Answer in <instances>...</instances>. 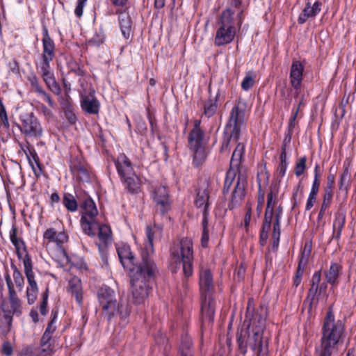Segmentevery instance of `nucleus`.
I'll list each match as a JSON object with an SVG mask.
<instances>
[{"instance_id":"f257e3e1","label":"nucleus","mask_w":356,"mask_h":356,"mask_svg":"<svg viewBox=\"0 0 356 356\" xmlns=\"http://www.w3.org/2000/svg\"><path fill=\"white\" fill-rule=\"evenodd\" d=\"M268 308L261 304L254 308L253 298L248 302L245 318L243 327L236 333V341L240 353L245 355L249 347L257 356H263L268 352V339L264 337L266 325Z\"/></svg>"},{"instance_id":"f03ea898","label":"nucleus","mask_w":356,"mask_h":356,"mask_svg":"<svg viewBox=\"0 0 356 356\" xmlns=\"http://www.w3.org/2000/svg\"><path fill=\"white\" fill-rule=\"evenodd\" d=\"M158 268L150 257L147 250H142L140 261L130 270V283L133 302L135 304L143 303L152 290V283L154 282Z\"/></svg>"},{"instance_id":"7ed1b4c3","label":"nucleus","mask_w":356,"mask_h":356,"mask_svg":"<svg viewBox=\"0 0 356 356\" xmlns=\"http://www.w3.org/2000/svg\"><path fill=\"white\" fill-rule=\"evenodd\" d=\"M344 337V321H335L332 307L330 306L323 319L321 345L316 350L317 355L332 356L337 351L338 345L343 343Z\"/></svg>"},{"instance_id":"20e7f679","label":"nucleus","mask_w":356,"mask_h":356,"mask_svg":"<svg viewBox=\"0 0 356 356\" xmlns=\"http://www.w3.org/2000/svg\"><path fill=\"white\" fill-rule=\"evenodd\" d=\"M97 298L102 306L103 314L109 321L118 315L122 320H125L130 314L127 303L118 302L115 291L109 286L103 285L97 292Z\"/></svg>"},{"instance_id":"39448f33","label":"nucleus","mask_w":356,"mask_h":356,"mask_svg":"<svg viewBox=\"0 0 356 356\" xmlns=\"http://www.w3.org/2000/svg\"><path fill=\"white\" fill-rule=\"evenodd\" d=\"M115 164L128 191L131 193H138L140 189V181L134 172L129 159L124 154H122L118 157Z\"/></svg>"},{"instance_id":"423d86ee","label":"nucleus","mask_w":356,"mask_h":356,"mask_svg":"<svg viewBox=\"0 0 356 356\" xmlns=\"http://www.w3.org/2000/svg\"><path fill=\"white\" fill-rule=\"evenodd\" d=\"M234 13L230 9L224 10L220 17V27L218 29L215 38V44L222 46L230 43L236 34L235 28L233 26Z\"/></svg>"},{"instance_id":"0eeeda50","label":"nucleus","mask_w":356,"mask_h":356,"mask_svg":"<svg viewBox=\"0 0 356 356\" xmlns=\"http://www.w3.org/2000/svg\"><path fill=\"white\" fill-rule=\"evenodd\" d=\"M83 208L84 212L81 218V224L83 232L88 236H94L95 232H92V228L96 222L95 217L98 213V211L94 201L90 198H86L83 202Z\"/></svg>"},{"instance_id":"6e6552de","label":"nucleus","mask_w":356,"mask_h":356,"mask_svg":"<svg viewBox=\"0 0 356 356\" xmlns=\"http://www.w3.org/2000/svg\"><path fill=\"white\" fill-rule=\"evenodd\" d=\"M181 260L185 277H188L193 274L192 263L193 260V242L188 238H182L180 242Z\"/></svg>"},{"instance_id":"1a4fd4ad","label":"nucleus","mask_w":356,"mask_h":356,"mask_svg":"<svg viewBox=\"0 0 356 356\" xmlns=\"http://www.w3.org/2000/svg\"><path fill=\"white\" fill-rule=\"evenodd\" d=\"M21 131L26 136L38 138L42 136V129L33 113H25L21 116Z\"/></svg>"},{"instance_id":"9d476101","label":"nucleus","mask_w":356,"mask_h":356,"mask_svg":"<svg viewBox=\"0 0 356 356\" xmlns=\"http://www.w3.org/2000/svg\"><path fill=\"white\" fill-rule=\"evenodd\" d=\"M238 177L236 186L232 192V198L228 204V209L232 210L238 207L245 195V187L247 186V177L245 175L238 172Z\"/></svg>"},{"instance_id":"9b49d317","label":"nucleus","mask_w":356,"mask_h":356,"mask_svg":"<svg viewBox=\"0 0 356 356\" xmlns=\"http://www.w3.org/2000/svg\"><path fill=\"white\" fill-rule=\"evenodd\" d=\"M153 200L156 204V211L162 215L170 209L168 191L166 187L159 186L153 192Z\"/></svg>"},{"instance_id":"f8f14e48","label":"nucleus","mask_w":356,"mask_h":356,"mask_svg":"<svg viewBox=\"0 0 356 356\" xmlns=\"http://www.w3.org/2000/svg\"><path fill=\"white\" fill-rule=\"evenodd\" d=\"M245 111L243 108L240 107L238 104L234 106L231 111L225 128L241 134V127L245 124Z\"/></svg>"},{"instance_id":"ddd939ff","label":"nucleus","mask_w":356,"mask_h":356,"mask_svg":"<svg viewBox=\"0 0 356 356\" xmlns=\"http://www.w3.org/2000/svg\"><path fill=\"white\" fill-rule=\"evenodd\" d=\"M42 63H50L55 56V44L51 38L47 28L43 27L42 29Z\"/></svg>"},{"instance_id":"4468645a","label":"nucleus","mask_w":356,"mask_h":356,"mask_svg":"<svg viewBox=\"0 0 356 356\" xmlns=\"http://www.w3.org/2000/svg\"><path fill=\"white\" fill-rule=\"evenodd\" d=\"M209 184L207 179L201 181L197 189L195 205L197 208L203 207L208 211L209 206Z\"/></svg>"},{"instance_id":"2eb2a0df","label":"nucleus","mask_w":356,"mask_h":356,"mask_svg":"<svg viewBox=\"0 0 356 356\" xmlns=\"http://www.w3.org/2000/svg\"><path fill=\"white\" fill-rule=\"evenodd\" d=\"M99 102L95 97V90L90 89L88 95H81V106L84 112L96 115L99 111Z\"/></svg>"},{"instance_id":"dca6fc26","label":"nucleus","mask_w":356,"mask_h":356,"mask_svg":"<svg viewBox=\"0 0 356 356\" xmlns=\"http://www.w3.org/2000/svg\"><path fill=\"white\" fill-rule=\"evenodd\" d=\"M201 314L202 322L212 323L215 314V301L210 294L202 297Z\"/></svg>"},{"instance_id":"f3484780","label":"nucleus","mask_w":356,"mask_h":356,"mask_svg":"<svg viewBox=\"0 0 356 356\" xmlns=\"http://www.w3.org/2000/svg\"><path fill=\"white\" fill-rule=\"evenodd\" d=\"M303 70L304 67L300 61L296 60L292 63L290 70V82L295 90H298L300 88Z\"/></svg>"},{"instance_id":"a211bd4d","label":"nucleus","mask_w":356,"mask_h":356,"mask_svg":"<svg viewBox=\"0 0 356 356\" xmlns=\"http://www.w3.org/2000/svg\"><path fill=\"white\" fill-rule=\"evenodd\" d=\"M203 140H188L190 149L193 152V163L198 166L202 163L206 158L204 148L202 145Z\"/></svg>"},{"instance_id":"6ab92c4d","label":"nucleus","mask_w":356,"mask_h":356,"mask_svg":"<svg viewBox=\"0 0 356 356\" xmlns=\"http://www.w3.org/2000/svg\"><path fill=\"white\" fill-rule=\"evenodd\" d=\"M321 2L316 1L312 6L309 0L305 4L302 13L300 15L298 22L304 24L309 17H314L321 11Z\"/></svg>"},{"instance_id":"aec40b11","label":"nucleus","mask_w":356,"mask_h":356,"mask_svg":"<svg viewBox=\"0 0 356 356\" xmlns=\"http://www.w3.org/2000/svg\"><path fill=\"white\" fill-rule=\"evenodd\" d=\"M117 252L119 259L124 267L129 266V264L132 265L133 267H135V266L140 261V260L138 262L136 261V258L131 252L129 245H124L118 248Z\"/></svg>"},{"instance_id":"412c9836","label":"nucleus","mask_w":356,"mask_h":356,"mask_svg":"<svg viewBox=\"0 0 356 356\" xmlns=\"http://www.w3.org/2000/svg\"><path fill=\"white\" fill-rule=\"evenodd\" d=\"M200 288L201 297L205 294H210V291L213 289V277L210 270L206 269L200 272Z\"/></svg>"},{"instance_id":"4be33fe9","label":"nucleus","mask_w":356,"mask_h":356,"mask_svg":"<svg viewBox=\"0 0 356 356\" xmlns=\"http://www.w3.org/2000/svg\"><path fill=\"white\" fill-rule=\"evenodd\" d=\"M24 273L27 278L29 287L27 289H31V291H38V285L35 280V275L33 271V264L31 258L29 254H26L24 260Z\"/></svg>"},{"instance_id":"5701e85b","label":"nucleus","mask_w":356,"mask_h":356,"mask_svg":"<svg viewBox=\"0 0 356 356\" xmlns=\"http://www.w3.org/2000/svg\"><path fill=\"white\" fill-rule=\"evenodd\" d=\"M68 291H70L72 296H74L75 300L79 304L82 302V287L81 282L79 277H73L69 281Z\"/></svg>"},{"instance_id":"b1692460","label":"nucleus","mask_w":356,"mask_h":356,"mask_svg":"<svg viewBox=\"0 0 356 356\" xmlns=\"http://www.w3.org/2000/svg\"><path fill=\"white\" fill-rule=\"evenodd\" d=\"M346 222V214L343 212L337 211L333 222V238L338 240L341 234L342 229Z\"/></svg>"},{"instance_id":"393cba45","label":"nucleus","mask_w":356,"mask_h":356,"mask_svg":"<svg viewBox=\"0 0 356 356\" xmlns=\"http://www.w3.org/2000/svg\"><path fill=\"white\" fill-rule=\"evenodd\" d=\"M244 149L245 146L243 143H238L232 154L229 169H235L237 172L238 171V168L241 165Z\"/></svg>"},{"instance_id":"a878e982","label":"nucleus","mask_w":356,"mask_h":356,"mask_svg":"<svg viewBox=\"0 0 356 356\" xmlns=\"http://www.w3.org/2000/svg\"><path fill=\"white\" fill-rule=\"evenodd\" d=\"M241 134L231 129H225L224 131V138L222 143V145L220 147V152H224L229 150V145L231 140H233L234 142H237L240 138Z\"/></svg>"},{"instance_id":"bb28decb","label":"nucleus","mask_w":356,"mask_h":356,"mask_svg":"<svg viewBox=\"0 0 356 356\" xmlns=\"http://www.w3.org/2000/svg\"><path fill=\"white\" fill-rule=\"evenodd\" d=\"M341 270V266L337 264H332L330 269L325 272V277L327 283L335 285L338 283V277Z\"/></svg>"},{"instance_id":"cd10ccee","label":"nucleus","mask_w":356,"mask_h":356,"mask_svg":"<svg viewBox=\"0 0 356 356\" xmlns=\"http://www.w3.org/2000/svg\"><path fill=\"white\" fill-rule=\"evenodd\" d=\"M119 23L122 34L124 38H129L131 33V19L127 14H122L119 17Z\"/></svg>"},{"instance_id":"c85d7f7f","label":"nucleus","mask_w":356,"mask_h":356,"mask_svg":"<svg viewBox=\"0 0 356 356\" xmlns=\"http://www.w3.org/2000/svg\"><path fill=\"white\" fill-rule=\"evenodd\" d=\"M98 229V237L99 240L104 243V244H107V243L111 239V228L106 225H99V223L96 221L95 222V226L92 228V232H95V229Z\"/></svg>"},{"instance_id":"c756f323","label":"nucleus","mask_w":356,"mask_h":356,"mask_svg":"<svg viewBox=\"0 0 356 356\" xmlns=\"http://www.w3.org/2000/svg\"><path fill=\"white\" fill-rule=\"evenodd\" d=\"M10 238L15 247L16 252L19 259L22 258V253L20 252L21 246H22L24 250H26V245L23 240L17 238V228L15 225H13L12 229L10 232Z\"/></svg>"},{"instance_id":"7c9ffc66","label":"nucleus","mask_w":356,"mask_h":356,"mask_svg":"<svg viewBox=\"0 0 356 356\" xmlns=\"http://www.w3.org/2000/svg\"><path fill=\"white\" fill-rule=\"evenodd\" d=\"M318 288L310 287L307 296L304 301V304L308 305L309 310H312L313 307H316L319 300Z\"/></svg>"},{"instance_id":"2f4dec72","label":"nucleus","mask_w":356,"mask_h":356,"mask_svg":"<svg viewBox=\"0 0 356 356\" xmlns=\"http://www.w3.org/2000/svg\"><path fill=\"white\" fill-rule=\"evenodd\" d=\"M73 175L76 179L81 182H89L90 175L88 170L82 165H74L71 168Z\"/></svg>"},{"instance_id":"473e14b6","label":"nucleus","mask_w":356,"mask_h":356,"mask_svg":"<svg viewBox=\"0 0 356 356\" xmlns=\"http://www.w3.org/2000/svg\"><path fill=\"white\" fill-rule=\"evenodd\" d=\"M279 186L277 184L271 185L270 191L267 195L266 207L274 208L277 203V196L278 194Z\"/></svg>"},{"instance_id":"72a5a7b5","label":"nucleus","mask_w":356,"mask_h":356,"mask_svg":"<svg viewBox=\"0 0 356 356\" xmlns=\"http://www.w3.org/2000/svg\"><path fill=\"white\" fill-rule=\"evenodd\" d=\"M200 123L201 121L200 120L194 121V127L189 133L188 140H203L204 131L200 128Z\"/></svg>"},{"instance_id":"f704fd0d","label":"nucleus","mask_w":356,"mask_h":356,"mask_svg":"<svg viewBox=\"0 0 356 356\" xmlns=\"http://www.w3.org/2000/svg\"><path fill=\"white\" fill-rule=\"evenodd\" d=\"M8 299L10 304L11 311L13 314L19 316L22 314L21 301L17 297V293L8 295Z\"/></svg>"},{"instance_id":"c9c22d12","label":"nucleus","mask_w":356,"mask_h":356,"mask_svg":"<svg viewBox=\"0 0 356 356\" xmlns=\"http://www.w3.org/2000/svg\"><path fill=\"white\" fill-rule=\"evenodd\" d=\"M237 171L235 169H229L227 172L224 186L222 188V193L226 195L229 193V191L234 181Z\"/></svg>"},{"instance_id":"e433bc0d","label":"nucleus","mask_w":356,"mask_h":356,"mask_svg":"<svg viewBox=\"0 0 356 356\" xmlns=\"http://www.w3.org/2000/svg\"><path fill=\"white\" fill-rule=\"evenodd\" d=\"M3 312H4L3 318L6 325L4 326L0 325V329L2 334L6 335L10 330L13 314L11 310H6L3 309Z\"/></svg>"},{"instance_id":"4c0bfd02","label":"nucleus","mask_w":356,"mask_h":356,"mask_svg":"<svg viewBox=\"0 0 356 356\" xmlns=\"http://www.w3.org/2000/svg\"><path fill=\"white\" fill-rule=\"evenodd\" d=\"M280 221L274 220L272 238L273 240V248L277 249L279 245L280 238Z\"/></svg>"},{"instance_id":"58836bf2","label":"nucleus","mask_w":356,"mask_h":356,"mask_svg":"<svg viewBox=\"0 0 356 356\" xmlns=\"http://www.w3.org/2000/svg\"><path fill=\"white\" fill-rule=\"evenodd\" d=\"M63 202L67 209L70 211H74L77 209V202L74 197L71 194H65Z\"/></svg>"},{"instance_id":"ea45409f","label":"nucleus","mask_w":356,"mask_h":356,"mask_svg":"<svg viewBox=\"0 0 356 356\" xmlns=\"http://www.w3.org/2000/svg\"><path fill=\"white\" fill-rule=\"evenodd\" d=\"M11 268L13 270V279L14 282L18 288L19 291H22L24 284V280L22 276V274L19 270V269L17 268V266L14 264H12Z\"/></svg>"},{"instance_id":"a19ab883","label":"nucleus","mask_w":356,"mask_h":356,"mask_svg":"<svg viewBox=\"0 0 356 356\" xmlns=\"http://www.w3.org/2000/svg\"><path fill=\"white\" fill-rule=\"evenodd\" d=\"M193 346L192 340L188 335H182L181 345L179 347L180 353L193 352L191 348Z\"/></svg>"},{"instance_id":"79ce46f5","label":"nucleus","mask_w":356,"mask_h":356,"mask_svg":"<svg viewBox=\"0 0 356 356\" xmlns=\"http://www.w3.org/2000/svg\"><path fill=\"white\" fill-rule=\"evenodd\" d=\"M306 156L300 157L295 165L294 172L297 177L302 175L306 169Z\"/></svg>"},{"instance_id":"37998d69","label":"nucleus","mask_w":356,"mask_h":356,"mask_svg":"<svg viewBox=\"0 0 356 356\" xmlns=\"http://www.w3.org/2000/svg\"><path fill=\"white\" fill-rule=\"evenodd\" d=\"M50 63H42L40 70L43 80L45 83L54 79V76L49 72Z\"/></svg>"},{"instance_id":"c03bdc74","label":"nucleus","mask_w":356,"mask_h":356,"mask_svg":"<svg viewBox=\"0 0 356 356\" xmlns=\"http://www.w3.org/2000/svg\"><path fill=\"white\" fill-rule=\"evenodd\" d=\"M217 109V104L216 102H213L212 100L209 101L204 104V115L210 118L214 115Z\"/></svg>"},{"instance_id":"a18cd8bd","label":"nucleus","mask_w":356,"mask_h":356,"mask_svg":"<svg viewBox=\"0 0 356 356\" xmlns=\"http://www.w3.org/2000/svg\"><path fill=\"white\" fill-rule=\"evenodd\" d=\"M349 177H350L349 170L347 168H346L344 169L342 175H341L340 180L339 182L340 190L344 189L345 191H347Z\"/></svg>"},{"instance_id":"49530a36","label":"nucleus","mask_w":356,"mask_h":356,"mask_svg":"<svg viewBox=\"0 0 356 356\" xmlns=\"http://www.w3.org/2000/svg\"><path fill=\"white\" fill-rule=\"evenodd\" d=\"M312 251V243H306L304 246V249L301 253V257L300 261H302L304 262V265H306L308 261V258L310 255Z\"/></svg>"},{"instance_id":"de8ad7c7","label":"nucleus","mask_w":356,"mask_h":356,"mask_svg":"<svg viewBox=\"0 0 356 356\" xmlns=\"http://www.w3.org/2000/svg\"><path fill=\"white\" fill-rule=\"evenodd\" d=\"M48 296H49V289L48 288L45 290V291L42 293V300L40 306V314L43 316H45L47 313V302H48Z\"/></svg>"},{"instance_id":"09e8293b","label":"nucleus","mask_w":356,"mask_h":356,"mask_svg":"<svg viewBox=\"0 0 356 356\" xmlns=\"http://www.w3.org/2000/svg\"><path fill=\"white\" fill-rule=\"evenodd\" d=\"M327 185L324 189L325 192L333 193L334 184L335 182V177L334 173L331 172L328 174L327 177Z\"/></svg>"},{"instance_id":"8fccbe9b","label":"nucleus","mask_w":356,"mask_h":356,"mask_svg":"<svg viewBox=\"0 0 356 356\" xmlns=\"http://www.w3.org/2000/svg\"><path fill=\"white\" fill-rule=\"evenodd\" d=\"M48 88L56 95H60L61 92V89L58 83L56 81L55 78L52 80H49L46 83Z\"/></svg>"},{"instance_id":"3c124183","label":"nucleus","mask_w":356,"mask_h":356,"mask_svg":"<svg viewBox=\"0 0 356 356\" xmlns=\"http://www.w3.org/2000/svg\"><path fill=\"white\" fill-rule=\"evenodd\" d=\"M332 197L333 193L325 192L321 207H322L323 209H327L329 208L332 202Z\"/></svg>"},{"instance_id":"603ef678","label":"nucleus","mask_w":356,"mask_h":356,"mask_svg":"<svg viewBox=\"0 0 356 356\" xmlns=\"http://www.w3.org/2000/svg\"><path fill=\"white\" fill-rule=\"evenodd\" d=\"M53 353V350L51 348V346L49 345L47 347H42L40 348H38L36 350L35 355L36 356H51Z\"/></svg>"},{"instance_id":"864d4df0","label":"nucleus","mask_w":356,"mask_h":356,"mask_svg":"<svg viewBox=\"0 0 356 356\" xmlns=\"http://www.w3.org/2000/svg\"><path fill=\"white\" fill-rule=\"evenodd\" d=\"M254 79L250 76H246L241 83V88L244 90H248L254 85Z\"/></svg>"},{"instance_id":"5fc2aeb1","label":"nucleus","mask_w":356,"mask_h":356,"mask_svg":"<svg viewBox=\"0 0 356 356\" xmlns=\"http://www.w3.org/2000/svg\"><path fill=\"white\" fill-rule=\"evenodd\" d=\"M56 232L54 228L47 229L44 233V238L49 242H55Z\"/></svg>"},{"instance_id":"6e6d98bb","label":"nucleus","mask_w":356,"mask_h":356,"mask_svg":"<svg viewBox=\"0 0 356 356\" xmlns=\"http://www.w3.org/2000/svg\"><path fill=\"white\" fill-rule=\"evenodd\" d=\"M51 316H53L51 321L49 323L47 327L46 328L44 333H48L49 334H52V332L55 330V327H53V323H54L55 319L56 318L57 312L52 310Z\"/></svg>"},{"instance_id":"4d7b16f0","label":"nucleus","mask_w":356,"mask_h":356,"mask_svg":"<svg viewBox=\"0 0 356 356\" xmlns=\"http://www.w3.org/2000/svg\"><path fill=\"white\" fill-rule=\"evenodd\" d=\"M87 0H78L74 13L76 17H81L83 15V9Z\"/></svg>"},{"instance_id":"13d9d810","label":"nucleus","mask_w":356,"mask_h":356,"mask_svg":"<svg viewBox=\"0 0 356 356\" xmlns=\"http://www.w3.org/2000/svg\"><path fill=\"white\" fill-rule=\"evenodd\" d=\"M64 115L70 124H74L76 122V117L73 112V108L64 111Z\"/></svg>"},{"instance_id":"bf43d9fd","label":"nucleus","mask_w":356,"mask_h":356,"mask_svg":"<svg viewBox=\"0 0 356 356\" xmlns=\"http://www.w3.org/2000/svg\"><path fill=\"white\" fill-rule=\"evenodd\" d=\"M38 291H31V289H27L26 296L27 301L29 305H32L35 302L37 299V293Z\"/></svg>"},{"instance_id":"052dcab7","label":"nucleus","mask_w":356,"mask_h":356,"mask_svg":"<svg viewBox=\"0 0 356 356\" xmlns=\"http://www.w3.org/2000/svg\"><path fill=\"white\" fill-rule=\"evenodd\" d=\"M321 274L320 271H316L312 276L311 287L318 288L321 282Z\"/></svg>"},{"instance_id":"680f3d73","label":"nucleus","mask_w":356,"mask_h":356,"mask_svg":"<svg viewBox=\"0 0 356 356\" xmlns=\"http://www.w3.org/2000/svg\"><path fill=\"white\" fill-rule=\"evenodd\" d=\"M5 280L8 289V295L16 293V291L14 288V284L8 273L6 275Z\"/></svg>"},{"instance_id":"e2e57ef3","label":"nucleus","mask_w":356,"mask_h":356,"mask_svg":"<svg viewBox=\"0 0 356 356\" xmlns=\"http://www.w3.org/2000/svg\"><path fill=\"white\" fill-rule=\"evenodd\" d=\"M2 353L6 356H10L13 354V348L8 341L3 343L2 346Z\"/></svg>"},{"instance_id":"0e129e2a","label":"nucleus","mask_w":356,"mask_h":356,"mask_svg":"<svg viewBox=\"0 0 356 356\" xmlns=\"http://www.w3.org/2000/svg\"><path fill=\"white\" fill-rule=\"evenodd\" d=\"M28 79L31 86L35 88L36 92H38L39 90L42 89V88L40 86L38 83V79L35 75L29 76Z\"/></svg>"},{"instance_id":"69168bd1","label":"nucleus","mask_w":356,"mask_h":356,"mask_svg":"<svg viewBox=\"0 0 356 356\" xmlns=\"http://www.w3.org/2000/svg\"><path fill=\"white\" fill-rule=\"evenodd\" d=\"M273 215H274V208L266 207L265 213H264V220L272 222Z\"/></svg>"},{"instance_id":"338daca9","label":"nucleus","mask_w":356,"mask_h":356,"mask_svg":"<svg viewBox=\"0 0 356 356\" xmlns=\"http://www.w3.org/2000/svg\"><path fill=\"white\" fill-rule=\"evenodd\" d=\"M38 93L42 95L44 100L46 101L51 107H54V103L49 94L42 89H40Z\"/></svg>"},{"instance_id":"774afa93","label":"nucleus","mask_w":356,"mask_h":356,"mask_svg":"<svg viewBox=\"0 0 356 356\" xmlns=\"http://www.w3.org/2000/svg\"><path fill=\"white\" fill-rule=\"evenodd\" d=\"M319 187H320V180H314V179L309 195L317 196V194H318V190H319Z\"/></svg>"}]
</instances>
